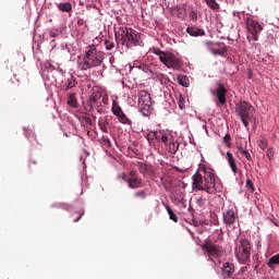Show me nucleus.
<instances>
[{
    "mask_svg": "<svg viewBox=\"0 0 279 279\" xmlns=\"http://www.w3.org/2000/svg\"><path fill=\"white\" fill-rule=\"evenodd\" d=\"M192 187L196 191H205L209 195L217 193L215 171L204 165H199L196 173L192 177Z\"/></svg>",
    "mask_w": 279,
    "mask_h": 279,
    "instance_id": "f257e3e1",
    "label": "nucleus"
},
{
    "mask_svg": "<svg viewBox=\"0 0 279 279\" xmlns=\"http://www.w3.org/2000/svg\"><path fill=\"white\" fill-rule=\"evenodd\" d=\"M104 51L97 50L95 45H89L85 48L83 60L78 61V69L81 71H88L104 63Z\"/></svg>",
    "mask_w": 279,
    "mask_h": 279,
    "instance_id": "f03ea898",
    "label": "nucleus"
},
{
    "mask_svg": "<svg viewBox=\"0 0 279 279\" xmlns=\"http://www.w3.org/2000/svg\"><path fill=\"white\" fill-rule=\"evenodd\" d=\"M122 45L125 47H143V40L138 32L130 27L120 28Z\"/></svg>",
    "mask_w": 279,
    "mask_h": 279,
    "instance_id": "7ed1b4c3",
    "label": "nucleus"
},
{
    "mask_svg": "<svg viewBox=\"0 0 279 279\" xmlns=\"http://www.w3.org/2000/svg\"><path fill=\"white\" fill-rule=\"evenodd\" d=\"M153 52L155 56H158L160 62L167 66V69H174L175 71H179V69H182V61L173 54V52L169 51H162L158 48L153 49Z\"/></svg>",
    "mask_w": 279,
    "mask_h": 279,
    "instance_id": "20e7f679",
    "label": "nucleus"
},
{
    "mask_svg": "<svg viewBox=\"0 0 279 279\" xmlns=\"http://www.w3.org/2000/svg\"><path fill=\"white\" fill-rule=\"evenodd\" d=\"M254 106L247 101H241L235 105V112L240 117L244 128H250V122H252V118L254 117Z\"/></svg>",
    "mask_w": 279,
    "mask_h": 279,
    "instance_id": "39448f33",
    "label": "nucleus"
},
{
    "mask_svg": "<svg viewBox=\"0 0 279 279\" xmlns=\"http://www.w3.org/2000/svg\"><path fill=\"white\" fill-rule=\"evenodd\" d=\"M252 254V242L247 239H240V244H238L234 248L235 258H238L239 263L245 265L247 260H250V256Z\"/></svg>",
    "mask_w": 279,
    "mask_h": 279,
    "instance_id": "423d86ee",
    "label": "nucleus"
},
{
    "mask_svg": "<svg viewBox=\"0 0 279 279\" xmlns=\"http://www.w3.org/2000/svg\"><path fill=\"white\" fill-rule=\"evenodd\" d=\"M123 182L128 183L129 189H141L143 186V179L138 177L136 170H131L128 174H122Z\"/></svg>",
    "mask_w": 279,
    "mask_h": 279,
    "instance_id": "0eeeda50",
    "label": "nucleus"
},
{
    "mask_svg": "<svg viewBox=\"0 0 279 279\" xmlns=\"http://www.w3.org/2000/svg\"><path fill=\"white\" fill-rule=\"evenodd\" d=\"M138 108L144 112L151 110V95L147 90H141L138 93Z\"/></svg>",
    "mask_w": 279,
    "mask_h": 279,
    "instance_id": "6e6552de",
    "label": "nucleus"
},
{
    "mask_svg": "<svg viewBox=\"0 0 279 279\" xmlns=\"http://www.w3.org/2000/svg\"><path fill=\"white\" fill-rule=\"evenodd\" d=\"M203 250L207 252L210 260H213V258H220V256H223V247L213 243L204 244Z\"/></svg>",
    "mask_w": 279,
    "mask_h": 279,
    "instance_id": "1a4fd4ad",
    "label": "nucleus"
},
{
    "mask_svg": "<svg viewBox=\"0 0 279 279\" xmlns=\"http://www.w3.org/2000/svg\"><path fill=\"white\" fill-rule=\"evenodd\" d=\"M247 31L254 40H258V34L263 32V25L254 20L247 21Z\"/></svg>",
    "mask_w": 279,
    "mask_h": 279,
    "instance_id": "9d476101",
    "label": "nucleus"
},
{
    "mask_svg": "<svg viewBox=\"0 0 279 279\" xmlns=\"http://www.w3.org/2000/svg\"><path fill=\"white\" fill-rule=\"evenodd\" d=\"M211 93L213 95H216L220 106H226V95H228V89L222 83H218V87L216 88V90H213Z\"/></svg>",
    "mask_w": 279,
    "mask_h": 279,
    "instance_id": "9b49d317",
    "label": "nucleus"
},
{
    "mask_svg": "<svg viewBox=\"0 0 279 279\" xmlns=\"http://www.w3.org/2000/svg\"><path fill=\"white\" fill-rule=\"evenodd\" d=\"M234 276V264L227 262L222 265V278L232 279Z\"/></svg>",
    "mask_w": 279,
    "mask_h": 279,
    "instance_id": "f8f14e48",
    "label": "nucleus"
},
{
    "mask_svg": "<svg viewBox=\"0 0 279 279\" xmlns=\"http://www.w3.org/2000/svg\"><path fill=\"white\" fill-rule=\"evenodd\" d=\"M236 213L234 209H227L223 213V221L227 226H232L236 221Z\"/></svg>",
    "mask_w": 279,
    "mask_h": 279,
    "instance_id": "ddd939ff",
    "label": "nucleus"
},
{
    "mask_svg": "<svg viewBox=\"0 0 279 279\" xmlns=\"http://www.w3.org/2000/svg\"><path fill=\"white\" fill-rule=\"evenodd\" d=\"M175 138L173 137V134L170 131L159 130V141L163 143V145H167L168 143H171Z\"/></svg>",
    "mask_w": 279,
    "mask_h": 279,
    "instance_id": "4468645a",
    "label": "nucleus"
},
{
    "mask_svg": "<svg viewBox=\"0 0 279 279\" xmlns=\"http://www.w3.org/2000/svg\"><path fill=\"white\" fill-rule=\"evenodd\" d=\"M186 32L190 36L197 38V36H206V32L197 26H189Z\"/></svg>",
    "mask_w": 279,
    "mask_h": 279,
    "instance_id": "2eb2a0df",
    "label": "nucleus"
},
{
    "mask_svg": "<svg viewBox=\"0 0 279 279\" xmlns=\"http://www.w3.org/2000/svg\"><path fill=\"white\" fill-rule=\"evenodd\" d=\"M227 160L229 162V166L231 167V171L233 173H239V168L236 167V161H235L232 153H230V151L227 153Z\"/></svg>",
    "mask_w": 279,
    "mask_h": 279,
    "instance_id": "dca6fc26",
    "label": "nucleus"
},
{
    "mask_svg": "<svg viewBox=\"0 0 279 279\" xmlns=\"http://www.w3.org/2000/svg\"><path fill=\"white\" fill-rule=\"evenodd\" d=\"M57 8L60 12H66L68 14H71V12H73V4H71V2L58 3Z\"/></svg>",
    "mask_w": 279,
    "mask_h": 279,
    "instance_id": "f3484780",
    "label": "nucleus"
},
{
    "mask_svg": "<svg viewBox=\"0 0 279 279\" xmlns=\"http://www.w3.org/2000/svg\"><path fill=\"white\" fill-rule=\"evenodd\" d=\"M169 154H178V149H180V143L175 140H172L167 144Z\"/></svg>",
    "mask_w": 279,
    "mask_h": 279,
    "instance_id": "a211bd4d",
    "label": "nucleus"
},
{
    "mask_svg": "<svg viewBox=\"0 0 279 279\" xmlns=\"http://www.w3.org/2000/svg\"><path fill=\"white\" fill-rule=\"evenodd\" d=\"M276 265H279V253L270 257L267 262V266L269 267V269H276Z\"/></svg>",
    "mask_w": 279,
    "mask_h": 279,
    "instance_id": "6ab92c4d",
    "label": "nucleus"
},
{
    "mask_svg": "<svg viewBox=\"0 0 279 279\" xmlns=\"http://www.w3.org/2000/svg\"><path fill=\"white\" fill-rule=\"evenodd\" d=\"M147 141L148 143H151V141H160V131H151L147 134Z\"/></svg>",
    "mask_w": 279,
    "mask_h": 279,
    "instance_id": "aec40b11",
    "label": "nucleus"
},
{
    "mask_svg": "<svg viewBox=\"0 0 279 279\" xmlns=\"http://www.w3.org/2000/svg\"><path fill=\"white\" fill-rule=\"evenodd\" d=\"M75 86H77V81H75V78H73V76H71L65 82L64 90H71V88H75Z\"/></svg>",
    "mask_w": 279,
    "mask_h": 279,
    "instance_id": "412c9836",
    "label": "nucleus"
},
{
    "mask_svg": "<svg viewBox=\"0 0 279 279\" xmlns=\"http://www.w3.org/2000/svg\"><path fill=\"white\" fill-rule=\"evenodd\" d=\"M238 151L242 154V156H245L246 160L252 161V155L247 149H245L243 146L239 145L236 146Z\"/></svg>",
    "mask_w": 279,
    "mask_h": 279,
    "instance_id": "4be33fe9",
    "label": "nucleus"
},
{
    "mask_svg": "<svg viewBox=\"0 0 279 279\" xmlns=\"http://www.w3.org/2000/svg\"><path fill=\"white\" fill-rule=\"evenodd\" d=\"M166 210L169 215V219H171V221H174V223H178V215L174 214L173 209H171V206L166 205Z\"/></svg>",
    "mask_w": 279,
    "mask_h": 279,
    "instance_id": "5701e85b",
    "label": "nucleus"
},
{
    "mask_svg": "<svg viewBox=\"0 0 279 279\" xmlns=\"http://www.w3.org/2000/svg\"><path fill=\"white\" fill-rule=\"evenodd\" d=\"M133 197L135 199H146L147 198V192L145 190H138L133 194Z\"/></svg>",
    "mask_w": 279,
    "mask_h": 279,
    "instance_id": "b1692460",
    "label": "nucleus"
},
{
    "mask_svg": "<svg viewBox=\"0 0 279 279\" xmlns=\"http://www.w3.org/2000/svg\"><path fill=\"white\" fill-rule=\"evenodd\" d=\"M68 106H71V108H77V98H75V94L69 95Z\"/></svg>",
    "mask_w": 279,
    "mask_h": 279,
    "instance_id": "393cba45",
    "label": "nucleus"
},
{
    "mask_svg": "<svg viewBox=\"0 0 279 279\" xmlns=\"http://www.w3.org/2000/svg\"><path fill=\"white\" fill-rule=\"evenodd\" d=\"M205 3L210 8V10H219V3L217 2V0H205Z\"/></svg>",
    "mask_w": 279,
    "mask_h": 279,
    "instance_id": "a878e982",
    "label": "nucleus"
},
{
    "mask_svg": "<svg viewBox=\"0 0 279 279\" xmlns=\"http://www.w3.org/2000/svg\"><path fill=\"white\" fill-rule=\"evenodd\" d=\"M121 111H123V109H121V106H119V102H117V100H113L112 107H111L112 114H119V112Z\"/></svg>",
    "mask_w": 279,
    "mask_h": 279,
    "instance_id": "bb28decb",
    "label": "nucleus"
},
{
    "mask_svg": "<svg viewBox=\"0 0 279 279\" xmlns=\"http://www.w3.org/2000/svg\"><path fill=\"white\" fill-rule=\"evenodd\" d=\"M98 125H99L101 132H104L105 134H108V121L100 119L98 122Z\"/></svg>",
    "mask_w": 279,
    "mask_h": 279,
    "instance_id": "cd10ccee",
    "label": "nucleus"
},
{
    "mask_svg": "<svg viewBox=\"0 0 279 279\" xmlns=\"http://www.w3.org/2000/svg\"><path fill=\"white\" fill-rule=\"evenodd\" d=\"M137 167H138L140 173H142V175H145V173H147V169H148L147 163L138 161Z\"/></svg>",
    "mask_w": 279,
    "mask_h": 279,
    "instance_id": "c85d7f7f",
    "label": "nucleus"
},
{
    "mask_svg": "<svg viewBox=\"0 0 279 279\" xmlns=\"http://www.w3.org/2000/svg\"><path fill=\"white\" fill-rule=\"evenodd\" d=\"M227 51H228V49H226V48H222V49L211 48V53L214 56H223Z\"/></svg>",
    "mask_w": 279,
    "mask_h": 279,
    "instance_id": "c756f323",
    "label": "nucleus"
},
{
    "mask_svg": "<svg viewBox=\"0 0 279 279\" xmlns=\"http://www.w3.org/2000/svg\"><path fill=\"white\" fill-rule=\"evenodd\" d=\"M120 123H123V125H128V123H130V119L128 118V116H125V113H122L119 118H118Z\"/></svg>",
    "mask_w": 279,
    "mask_h": 279,
    "instance_id": "7c9ffc66",
    "label": "nucleus"
},
{
    "mask_svg": "<svg viewBox=\"0 0 279 279\" xmlns=\"http://www.w3.org/2000/svg\"><path fill=\"white\" fill-rule=\"evenodd\" d=\"M104 44L107 51H112V49H114V43L106 39Z\"/></svg>",
    "mask_w": 279,
    "mask_h": 279,
    "instance_id": "2f4dec72",
    "label": "nucleus"
},
{
    "mask_svg": "<svg viewBox=\"0 0 279 279\" xmlns=\"http://www.w3.org/2000/svg\"><path fill=\"white\" fill-rule=\"evenodd\" d=\"M184 104H186V100L184 99V97L182 95H180L179 96V108H180V110H184V108H186V106Z\"/></svg>",
    "mask_w": 279,
    "mask_h": 279,
    "instance_id": "473e14b6",
    "label": "nucleus"
},
{
    "mask_svg": "<svg viewBox=\"0 0 279 279\" xmlns=\"http://www.w3.org/2000/svg\"><path fill=\"white\" fill-rule=\"evenodd\" d=\"M101 142L104 143L105 147H112V142H110V138H108V136H102Z\"/></svg>",
    "mask_w": 279,
    "mask_h": 279,
    "instance_id": "72a5a7b5",
    "label": "nucleus"
},
{
    "mask_svg": "<svg viewBox=\"0 0 279 279\" xmlns=\"http://www.w3.org/2000/svg\"><path fill=\"white\" fill-rule=\"evenodd\" d=\"M246 186L251 191V193H254V191H256V189L254 187V183L252 182V179L246 180Z\"/></svg>",
    "mask_w": 279,
    "mask_h": 279,
    "instance_id": "f704fd0d",
    "label": "nucleus"
},
{
    "mask_svg": "<svg viewBox=\"0 0 279 279\" xmlns=\"http://www.w3.org/2000/svg\"><path fill=\"white\" fill-rule=\"evenodd\" d=\"M230 140H231V136L229 133H227L223 137V143L225 145H227V147H231Z\"/></svg>",
    "mask_w": 279,
    "mask_h": 279,
    "instance_id": "c9c22d12",
    "label": "nucleus"
},
{
    "mask_svg": "<svg viewBox=\"0 0 279 279\" xmlns=\"http://www.w3.org/2000/svg\"><path fill=\"white\" fill-rule=\"evenodd\" d=\"M259 147H260V149H263V150L267 149V138L260 140V142H259Z\"/></svg>",
    "mask_w": 279,
    "mask_h": 279,
    "instance_id": "e433bc0d",
    "label": "nucleus"
},
{
    "mask_svg": "<svg viewBox=\"0 0 279 279\" xmlns=\"http://www.w3.org/2000/svg\"><path fill=\"white\" fill-rule=\"evenodd\" d=\"M275 155H276V150L270 147V148L268 149V151H267V156H268L269 160H271Z\"/></svg>",
    "mask_w": 279,
    "mask_h": 279,
    "instance_id": "4c0bfd02",
    "label": "nucleus"
},
{
    "mask_svg": "<svg viewBox=\"0 0 279 279\" xmlns=\"http://www.w3.org/2000/svg\"><path fill=\"white\" fill-rule=\"evenodd\" d=\"M83 121L86 123V125L93 128V120L89 117H83Z\"/></svg>",
    "mask_w": 279,
    "mask_h": 279,
    "instance_id": "58836bf2",
    "label": "nucleus"
},
{
    "mask_svg": "<svg viewBox=\"0 0 279 279\" xmlns=\"http://www.w3.org/2000/svg\"><path fill=\"white\" fill-rule=\"evenodd\" d=\"M179 11V19H184V8H178Z\"/></svg>",
    "mask_w": 279,
    "mask_h": 279,
    "instance_id": "ea45409f",
    "label": "nucleus"
},
{
    "mask_svg": "<svg viewBox=\"0 0 279 279\" xmlns=\"http://www.w3.org/2000/svg\"><path fill=\"white\" fill-rule=\"evenodd\" d=\"M179 83L181 86H186V77L183 76V77L179 78Z\"/></svg>",
    "mask_w": 279,
    "mask_h": 279,
    "instance_id": "a19ab883",
    "label": "nucleus"
},
{
    "mask_svg": "<svg viewBox=\"0 0 279 279\" xmlns=\"http://www.w3.org/2000/svg\"><path fill=\"white\" fill-rule=\"evenodd\" d=\"M82 217H84V211H80L77 218L74 219V223H77V221H80V219H82Z\"/></svg>",
    "mask_w": 279,
    "mask_h": 279,
    "instance_id": "79ce46f5",
    "label": "nucleus"
},
{
    "mask_svg": "<svg viewBox=\"0 0 279 279\" xmlns=\"http://www.w3.org/2000/svg\"><path fill=\"white\" fill-rule=\"evenodd\" d=\"M190 16H191L192 21H196V19H197V13L194 12V11H192L191 14H190Z\"/></svg>",
    "mask_w": 279,
    "mask_h": 279,
    "instance_id": "37998d69",
    "label": "nucleus"
},
{
    "mask_svg": "<svg viewBox=\"0 0 279 279\" xmlns=\"http://www.w3.org/2000/svg\"><path fill=\"white\" fill-rule=\"evenodd\" d=\"M23 130H24L25 137H26V138H29V133H31L32 131H29V129H26V128H24Z\"/></svg>",
    "mask_w": 279,
    "mask_h": 279,
    "instance_id": "c03bdc74",
    "label": "nucleus"
},
{
    "mask_svg": "<svg viewBox=\"0 0 279 279\" xmlns=\"http://www.w3.org/2000/svg\"><path fill=\"white\" fill-rule=\"evenodd\" d=\"M122 114H124L123 111L116 113L114 117H117L119 119Z\"/></svg>",
    "mask_w": 279,
    "mask_h": 279,
    "instance_id": "a18cd8bd",
    "label": "nucleus"
},
{
    "mask_svg": "<svg viewBox=\"0 0 279 279\" xmlns=\"http://www.w3.org/2000/svg\"><path fill=\"white\" fill-rule=\"evenodd\" d=\"M96 101H97V100H96L95 98H93L92 101H90V104H96Z\"/></svg>",
    "mask_w": 279,
    "mask_h": 279,
    "instance_id": "49530a36",
    "label": "nucleus"
},
{
    "mask_svg": "<svg viewBox=\"0 0 279 279\" xmlns=\"http://www.w3.org/2000/svg\"><path fill=\"white\" fill-rule=\"evenodd\" d=\"M50 36H51L52 38H56V34H53V33H51Z\"/></svg>",
    "mask_w": 279,
    "mask_h": 279,
    "instance_id": "de8ad7c7",
    "label": "nucleus"
}]
</instances>
